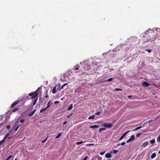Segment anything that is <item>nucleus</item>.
Wrapping results in <instances>:
<instances>
[{
    "label": "nucleus",
    "mask_w": 160,
    "mask_h": 160,
    "mask_svg": "<svg viewBox=\"0 0 160 160\" xmlns=\"http://www.w3.org/2000/svg\"><path fill=\"white\" fill-rule=\"evenodd\" d=\"M39 88H38V89L34 92L29 93L28 94V96H32L31 98L32 99H35L38 96V93L37 92L39 91Z\"/></svg>",
    "instance_id": "nucleus-1"
},
{
    "label": "nucleus",
    "mask_w": 160,
    "mask_h": 160,
    "mask_svg": "<svg viewBox=\"0 0 160 160\" xmlns=\"http://www.w3.org/2000/svg\"><path fill=\"white\" fill-rule=\"evenodd\" d=\"M12 131H10L9 132L6 134L4 137V139H6L8 138V139L10 138L13 134V133Z\"/></svg>",
    "instance_id": "nucleus-2"
},
{
    "label": "nucleus",
    "mask_w": 160,
    "mask_h": 160,
    "mask_svg": "<svg viewBox=\"0 0 160 160\" xmlns=\"http://www.w3.org/2000/svg\"><path fill=\"white\" fill-rule=\"evenodd\" d=\"M135 139V136L133 135L131 136L130 138L127 141V143H129L133 141Z\"/></svg>",
    "instance_id": "nucleus-3"
},
{
    "label": "nucleus",
    "mask_w": 160,
    "mask_h": 160,
    "mask_svg": "<svg viewBox=\"0 0 160 160\" xmlns=\"http://www.w3.org/2000/svg\"><path fill=\"white\" fill-rule=\"evenodd\" d=\"M151 84L150 83H148L146 82H144L143 83H142V86H144L145 87H147L150 85H151Z\"/></svg>",
    "instance_id": "nucleus-4"
},
{
    "label": "nucleus",
    "mask_w": 160,
    "mask_h": 160,
    "mask_svg": "<svg viewBox=\"0 0 160 160\" xmlns=\"http://www.w3.org/2000/svg\"><path fill=\"white\" fill-rule=\"evenodd\" d=\"M112 126L113 125L111 123L105 124L103 125V126L108 128H111Z\"/></svg>",
    "instance_id": "nucleus-5"
},
{
    "label": "nucleus",
    "mask_w": 160,
    "mask_h": 160,
    "mask_svg": "<svg viewBox=\"0 0 160 160\" xmlns=\"http://www.w3.org/2000/svg\"><path fill=\"white\" fill-rule=\"evenodd\" d=\"M21 101H21V100H19V101H17L16 102H13L11 106V108H12V107H14L15 105H16L17 104L19 103V102H20Z\"/></svg>",
    "instance_id": "nucleus-6"
},
{
    "label": "nucleus",
    "mask_w": 160,
    "mask_h": 160,
    "mask_svg": "<svg viewBox=\"0 0 160 160\" xmlns=\"http://www.w3.org/2000/svg\"><path fill=\"white\" fill-rule=\"evenodd\" d=\"M130 131H128L127 132L125 133L124 134H123L122 136L120 138H119V140H120L122 139Z\"/></svg>",
    "instance_id": "nucleus-7"
},
{
    "label": "nucleus",
    "mask_w": 160,
    "mask_h": 160,
    "mask_svg": "<svg viewBox=\"0 0 160 160\" xmlns=\"http://www.w3.org/2000/svg\"><path fill=\"white\" fill-rule=\"evenodd\" d=\"M19 123V122H16L15 123L14 126V128H15V130H18V127H19V125H18Z\"/></svg>",
    "instance_id": "nucleus-8"
},
{
    "label": "nucleus",
    "mask_w": 160,
    "mask_h": 160,
    "mask_svg": "<svg viewBox=\"0 0 160 160\" xmlns=\"http://www.w3.org/2000/svg\"><path fill=\"white\" fill-rule=\"evenodd\" d=\"M97 158L98 159V160H101L102 159V158L100 157L99 156H95L93 157L92 160H94L95 159H96Z\"/></svg>",
    "instance_id": "nucleus-9"
},
{
    "label": "nucleus",
    "mask_w": 160,
    "mask_h": 160,
    "mask_svg": "<svg viewBox=\"0 0 160 160\" xmlns=\"http://www.w3.org/2000/svg\"><path fill=\"white\" fill-rule=\"evenodd\" d=\"M36 111V110L34 109L32 112L29 113L28 114V115L29 116H32L33 114H34V113Z\"/></svg>",
    "instance_id": "nucleus-10"
},
{
    "label": "nucleus",
    "mask_w": 160,
    "mask_h": 160,
    "mask_svg": "<svg viewBox=\"0 0 160 160\" xmlns=\"http://www.w3.org/2000/svg\"><path fill=\"white\" fill-rule=\"evenodd\" d=\"M148 144V142H146L144 143H143L142 145V146L144 147H146Z\"/></svg>",
    "instance_id": "nucleus-11"
},
{
    "label": "nucleus",
    "mask_w": 160,
    "mask_h": 160,
    "mask_svg": "<svg viewBox=\"0 0 160 160\" xmlns=\"http://www.w3.org/2000/svg\"><path fill=\"white\" fill-rule=\"evenodd\" d=\"M105 157L108 158H110L111 157V154L109 153H107L105 155Z\"/></svg>",
    "instance_id": "nucleus-12"
},
{
    "label": "nucleus",
    "mask_w": 160,
    "mask_h": 160,
    "mask_svg": "<svg viewBox=\"0 0 160 160\" xmlns=\"http://www.w3.org/2000/svg\"><path fill=\"white\" fill-rule=\"evenodd\" d=\"M99 127V126H98L97 125H94L93 126H92L90 127V128H98Z\"/></svg>",
    "instance_id": "nucleus-13"
},
{
    "label": "nucleus",
    "mask_w": 160,
    "mask_h": 160,
    "mask_svg": "<svg viewBox=\"0 0 160 160\" xmlns=\"http://www.w3.org/2000/svg\"><path fill=\"white\" fill-rule=\"evenodd\" d=\"M72 104H71L68 107V111H69V110H71V109H72Z\"/></svg>",
    "instance_id": "nucleus-14"
},
{
    "label": "nucleus",
    "mask_w": 160,
    "mask_h": 160,
    "mask_svg": "<svg viewBox=\"0 0 160 160\" xmlns=\"http://www.w3.org/2000/svg\"><path fill=\"white\" fill-rule=\"evenodd\" d=\"M56 87H54L52 90V93L53 94H55L56 92Z\"/></svg>",
    "instance_id": "nucleus-15"
},
{
    "label": "nucleus",
    "mask_w": 160,
    "mask_h": 160,
    "mask_svg": "<svg viewBox=\"0 0 160 160\" xmlns=\"http://www.w3.org/2000/svg\"><path fill=\"white\" fill-rule=\"evenodd\" d=\"M156 156V154L155 153H153L151 156V159L154 158Z\"/></svg>",
    "instance_id": "nucleus-16"
},
{
    "label": "nucleus",
    "mask_w": 160,
    "mask_h": 160,
    "mask_svg": "<svg viewBox=\"0 0 160 160\" xmlns=\"http://www.w3.org/2000/svg\"><path fill=\"white\" fill-rule=\"evenodd\" d=\"M47 108H46V107L45 108H42L40 111V112L41 113V112H44V111H45V110H46V109Z\"/></svg>",
    "instance_id": "nucleus-17"
},
{
    "label": "nucleus",
    "mask_w": 160,
    "mask_h": 160,
    "mask_svg": "<svg viewBox=\"0 0 160 160\" xmlns=\"http://www.w3.org/2000/svg\"><path fill=\"white\" fill-rule=\"evenodd\" d=\"M95 117V116L93 115H91L90 116H89L88 118V119H93Z\"/></svg>",
    "instance_id": "nucleus-18"
},
{
    "label": "nucleus",
    "mask_w": 160,
    "mask_h": 160,
    "mask_svg": "<svg viewBox=\"0 0 160 160\" xmlns=\"http://www.w3.org/2000/svg\"><path fill=\"white\" fill-rule=\"evenodd\" d=\"M5 139H4V138L0 142V146H1L2 145V144L5 142Z\"/></svg>",
    "instance_id": "nucleus-19"
},
{
    "label": "nucleus",
    "mask_w": 160,
    "mask_h": 160,
    "mask_svg": "<svg viewBox=\"0 0 160 160\" xmlns=\"http://www.w3.org/2000/svg\"><path fill=\"white\" fill-rule=\"evenodd\" d=\"M38 98V97H37V98L34 100L33 102V104L34 105L36 104V102L37 101Z\"/></svg>",
    "instance_id": "nucleus-20"
},
{
    "label": "nucleus",
    "mask_w": 160,
    "mask_h": 160,
    "mask_svg": "<svg viewBox=\"0 0 160 160\" xmlns=\"http://www.w3.org/2000/svg\"><path fill=\"white\" fill-rule=\"evenodd\" d=\"M141 128V126H139L134 129H133V130H138Z\"/></svg>",
    "instance_id": "nucleus-21"
},
{
    "label": "nucleus",
    "mask_w": 160,
    "mask_h": 160,
    "mask_svg": "<svg viewBox=\"0 0 160 160\" xmlns=\"http://www.w3.org/2000/svg\"><path fill=\"white\" fill-rule=\"evenodd\" d=\"M150 142L152 144L154 143L155 142V140L154 139H152L150 140Z\"/></svg>",
    "instance_id": "nucleus-22"
},
{
    "label": "nucleus",
    "mask_w": 160,
    "mask_h": 160,
    "mask_svg": "<svg viewBox=\"0 0 160 160\" xmlns=\"http://www.w3.org/2000/svg\"><path fill=\"white\" fill-rule=\"evenodd\" d=\"M83 142L82 141L77 142H76V144L77 145H78L82 144L83 143Z\"/></svg>",
    "instance_id": "nucleus-23"
},
{
    "label": "nucleus",
    "mask_w": 160,
    "mask_h": 160,
    "mask_svg": "<svg viewBox=\"0 0 160 160\" xmlns=\"http://www.w3.org/2000/svg\"><path fill=\"white\" fill-rule=\"evenodd\" d=\"M157 141L158 142H160V135L157 138Z\"/></svg>",
    "instance_id": "nucleus-24"
},
{
    "label": "nucleus",
    "mask_w": 160,
    "mask_h": 160,
    "mask_svg": "<svg viewBox=\"0 0 160 160\" xmlns=\"http://www.w3.org/2000/svg\"><path fill=\"white\" fill-rule=\"evenodd\" d=\"M67 84V83H64V84H63V85H62L61 88L60 89V90L62 89L63 88V87L65 86H66Z\"/></svg>",
    "instance_id": "nucleus-25"
},
{
    "label": "nucleus",
    "mask_w": 160,
    "mask_h": 160,
    "mask_svg": "<svg viewBox=\"0 0 160 160\" xmlns=\"http://www.w3.org/2000/svg\"><path fill=\"white\" fill-rule=\"evenodd\" d=\"M18 110V108H15L12 111V112H15Z\"/></svg>",
    "instance_id": "nucleus-26"
},
{
    "label": "nucleus",
    "mask_w": 160,
    "mask_h": 160,
    "mask_svg": "<svg viewBox=\"0 0 160 160\" xmlns=\"http://www.w3.org/2000/svg\"><path fill=\"white\" fill-rule=\"evenodd\" d=\"M113 80L112 78H110L108 79L107 80H106V81L107 82H110L111 81H112Z\"/></svg>",
    "instance_id": "nucleus-27"
},
{
    "label": "nucleus",
    "mask_w": 160,
    "mask_h": 160,
    "mask_svg": "<svg viewBox=\"0 0 160 160\" xmlns=\"http://www.w3.org/2000/svg\"><path fill=\"white\" fill-rule=\"evenodd\" d=\"M48 92H46V93L45 94V95L44 96V97H45V98H47L48 97V94L47 93Z\"/></svg>",
    "instance_id": "nucleus-28"
},
{
    "label": "nucleus",
    "mask_w": 160,
    "mask_h": 160,
    "mask_svg": "<svg viewBox=\"0 0 160 160\" xmlns=\"http://www.w3.org/2000/svg\"><path fill=\"white\" fill-rule=\"evenodd\" d=\"M141 133H139L136 135V137L137 138H138V137H139L141 136Z\"/></svg>",
    "instance_id": "nucleus-29"
},
{
    "label": "nucleus",
    "mask_w": 160,
    "mask_h": 160,
    "mask_svg": "<svg viewBox=\"0 0 160 160\" xmlns=\"http://www.w3.org/2000/svg\"><path fill=\"white\" fill-rule=\"evenodd\" d=\"M12 157V155H10L6 159V160H9Z\"/></svg>",
    "instance_id": "nucleus-30"
},
{
    "label": "nucleus",
    "mask_w": 160,
    "mask_h": 160,
    "mask_svg": "<svg viewBox=\"0 0 160 160\" xmlns=\"http://www.w3.org/2000/svg\"><path fill=\"white\" fill-rule=\"evenodd\" d=\"M100 112L98 111L95 113V114L96 115H99L100 114Z\"/></svg>",
    "instance_id": "nucleus-31"
},
{
    "label": "nucleus",
    "mask_w": 160,
    "mask_h": 160,
    "mask_svg": "<svg viewBox=\"0 0 160 160\" xmlns=\"http://www.w3.org/2000/svg\"><path fill=\"white\" fill-rule=\"evenodd\" d=\"M61 135V134L60 133H59L57 136L56 137V138H58Z\"/></svg>",
    "instance_id": "nucleus-32"
},
{
    "label": "nucleus",
    "mask_w": 160,
    "mask_h": 160,
    "mask_svg": "<svg viewBox=\"0 0 160 160\" xmlns=\"http://www.w3.org/2000/svg\"><path fill=\"white\" fill-rule=\"evenodd\" d=\"M115 90L117 91H122V89L120 88H115Z\"/></svg>",
    "instance_id": "nucleus-33"
},
{
    "label": "nucleus",
    "mask_w": 160,
    "mask_h": 160,
    "mask_svg": "<svg viewBox=\"0 0 160 160\" xmlns=\"http://www.w3.org/2000/svg\"><path fill=\"white\" fill-rule=\"evenodd\" d=\"M24 121H25L24 119H21L20 120V122L21 123H22L24 122Z\"/></svg>",
    "instance_id": "nucleus-34"
},
{
    "label": "nucleus",
    "mask_w": 160,
    "mask_h": 160,
    "mask_svg": "<svg viewBox=\"0 0 160 160\" xmlns=\"http://www.w3.org/2000/svg\"><path fill=\"white\" fill-rule=\"evenodd\" d=\"M10 126L9 125H8L6 127V128L8 129H9L10 128Z\"/></svg>",
    "instance_id": "nucleus-35"
},
{
    "label": "nucleus",
    "mask_w": 160,
    "mask_h": 160,
    "mask_svg": "<svg viewBox=\"0 0 160 160\" xmlns=\"http://www.w3.org/2000/svg\"><path fill=\"white\" fill-rule=\"evenodd\" d=\"M50 101H49L48 103V106L46 107V108H48L50 106Z\"/></svg>",
    "instance_id": "nucleus-36"
},
{
    "label": "nucleus",
    "mask_w": 160,
    "mask_h": 160,
    "mask_svg": "<svg viewBox=\"0 0 160 160\" xmlns=\"http://www.w3.org/2000/svg\"><path fill=\"white\" fill-rule=\"evenodd\" d=\"M105 153V152H101L100 153V154L101 155H103Z\"/></svg>",
    "instance_id": "nucleus-37"
},
{
    "label": "nucleus",
    "mask_w": 160,
    "mask_h": 160,
    "mask_svg": "<svg viewBox=\"0 0 160 160\" xmlns=\"http://www.w3.org/2000/svg\"><path fill=\"white\" fill-rule=\"evenodd\" d=\"M88 158V157L86 156L84 157V159H82V160H86Z\"/></svg>",
    "instance_id": "nucleus-38"
},
{
    "label": "nucleus",
    "mask_w": 160,
    "mask_h": 160,
    "mask_svg": "<svg viewBox=\"0 0 160 160\" xmlns=\"http://www.w3.org/2000/svg\"><path fill=\"white\" fill-rule=\"evenodd\" d=\"M106 130V129L105 128H100L99 129V130Z\"/></svg>",
    "instance_id": "nucleus-39"
},
{
    "label": "nucleus",
    "mask_w": 160,
    "mask_h": 160,
    "mask_svg": "<svg viewBox=\"0 0 160 160\" xmlns=\"http://www.w3.org/2000/svg\"><path fill=\"white\" fill-rule=\"evenodd\" d=\"M118 151L116 150H114L113 151V152L114 153H116L118 152Z\"/></svg>",
    "instance_id": "nucleus-40"
},
{
    "label": "nucleus",
    "mask_w": 160,
    "mask_h": 160,
    "mask_svg": "<svg viewBox=\"0 0 160 160\" xmlns=\"http://www.w3.org/2000/svg\"><path fill=\"white\" fill-rule=\"evenodd\" d=\"M146 51H147L148 52H151V49H147L146 50Z\"/></svg>",
    "instance_id": "nucleus-41"
},
{
    "label": "nucleus",
    "mask_w": 160,
    "mask_h": 160,
    "mask_svg": "<svg viewBox=\"0 0 160 160\" xmlns=\"http://www.w3.org/2000/svg\"><path fill=\"white\" fill-rule=\"evenodd\" d=\"M125 144V142H122L121 143V145H123Z\"/></svg>",
    "instance_id": "nucleus-42"
},
{
    "label": "nucleus",
    "mask_w": 160,
    "mask_h": 160,
    "mask_svg": "<svg viewBox=\"0 0 160 160\" xmlns=\"http://www.w3.org/2000/svg\"><path fill=\"white\" fill-rule=\"evenodd\" d=\"M59 103V101H55V102H54V103L55 104H57V103Z\"/></svg>",
    "instance_id": "nucleus-43"
},
{
    "label": "nucleus",
    "mask_w": 160,
    "mask_h": 160,
    "mask_svg": "<svg viewBox=\"0 0 160 160\" xmlns=\"http://www.w3.org/2000/svg\"><path fill=\"white\" fill-rule=\"evenodd\" d=\"M47 138H46V139H45V140H43V141H42V143H44V142H45V141L47 140Z\"/></svg>",
    "instance_id": "nucleus-44"
},
{
    "label": "nucleus",
    "mask_w": 160,
    "mask_h": 160,
    "mask_svg": "<svg viewBox=\"0 0 160 160\" xmlns=\"http://www.w3.org/2000/svg\"><path fill=\"white\" fill-rule=\"evenodd\" d=\"M132 97V96H131V95H130V96H128V98H131Z\"/></svg>",
    "instance_id": "nucleus-45"
},
{
    "label": "nucleus",
    "mask_w": 160,
    "mask_h": 160,
    "mask_svg": "<svg viewBox=\"0 0 160 160\" xmlns=\"http://www.w3.org/2000/svg\"><path fill=\"white\" fill-rule=\"evenodd\" d=\"M91 68V67L90 66H89L88 67V69H90Z\"/></svg>",
    "instance_id": "nucleus-46"
},
{
    "label": "nucleus",
    "mask_w": 160,
    "mask_h": 160,
    "mask_svg": "<svg viewBox=\"0 0 160 160\" xmlns=\"http://www.w3.org/2000/svg\"><path fill=\"white\" fill-rule=\"evenodd\" d=\"M75 70H78L79 69V68H75Z\"/></svg>",
    "instance_id": "nucleus-47"
},
{
    "label": "nucleus",
    "mask_w": 160,
    "mask_h": 160,
    "mask_svg": "<svg viewBox=\"0 0 160 160\" xmlns=\"http://www.w3.org/2000/svg\"><path fill=\"white\" fill-rule=\"evenodd\" d=\"M120 145H121V144L120 143H119V144H117V146H119Z\"/></svg>",
    "instance_id": "nucleus-48"
},
{
    "label": "nucleus",
    "mask_w": 160,
    "mask_h": 160,
    "mask_svg": "<svg viewBox=\"0 0 160 160\" xmlns=\"http://www.w3.org/2000/svg\"><path fill=\"white\" fill-rule=\"evenodd\" d=\"M84 69L85 70H87V69H86V68H85V67H84Z\"/></svg>",
    "instance_id": "nucleus-49"
},
{
    "label": "nucleus",
    "mask_w": 160,
    "mask_h": 160,
    "mask_svg": "<svg viewBox=\"0 0 160 160\" xmlns=\"http://www.w3.org/2000/svg\"><path fill=\"white\" fill-rule=\"evenodd\" d=\"M158 153L160 154V150L158 152Z\"/></svg>",
    "instance_id": "nucleus-50"
},
{
    "label": "nucleus",
    "mask_w": 160,
    "mask_h": 160,
    "mask_svg": "<svg viewBox=\"0 0 160 160\" xmlns=\"http://www.w3.org/2000/svg\"><path fill=\"white\" fill-rule=\"evenodd\" d=\"M15 160H17V159H16H16H15Z\"/></svg>",
    "instance_id": "nucleus-51"
},
{
    "label": "nucleus",
    "mask_w": 160,
    "mask_h": 160,
    "mask_svg": "<svg viewBox=\"0 0 160 160\" xmlns=\"http://www.w3.org/2000/svg\"><path fill=\"white\" fill-rule=\"evenodd\" d=\"M101 131L100 130V131H99V132H100Z\"/></svg>",
    "instance_id": "nucleus-52"
}]
</instances>
